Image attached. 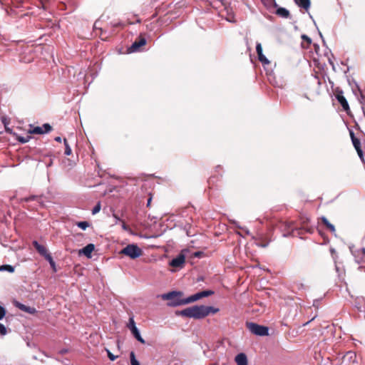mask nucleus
<instances>
[{"mask_svg": "<svg viewBox=\"0 0 365 365\" xmlns=\"http://www.w3.org/2000/svg\"><path fill=\"white\" fill-rule=\"evenodd\" d=\"M361 252L364 255H365V248L361 249Z\"/></svg>", "mask_w": 365, "mask_h": 365, "instance_id": "57", "label": "nucleus"}, {"mask_svg": "<svg viewBox=\"0 0 365 365\" xmlns=\"http://www.w3.org/2000/svg\"><path fill=\"white\" fill-rule=\"evenodd\" d=\"M201 299H202V297H201L200 292H196V293L185 298L186 304H189L195 302Z\"/></svg>", "mask_w": 365, "mask_h": 365, "instance_id": "19", "label": "nucleus"}, {"mask_svg": "<svg viewBox=\"0 0 365 365\" xmlns=\"http://www.w3.org/2000/svg\"><path fill=\"white\" fill-rule=\"evenodd\" d=\"M101 203L100 202H98L93 208L92 210V214L93 215H96L97 214L98 212H100L101 210Z\"/></svg>", "mask_w": 365, "mask_h": 365, "instance_id": "36", "label": "nucleus"}, {"mask_svg": "<svg viewBox=\"0 0 365 365\" xmlns=\"http://www.w3.org/2000/svg\"><path fill=\"white\" fill-rule=\"evenodd\" d=\"M96 25H97V21H96L95 24H94V28L95 29L98 28V26H96Z\"/></svg>", "mask_w": 365, "mask_h": 365, "instance_id": "60", "label": "nucleus"}, {"mask_svg": "<svg viewBox=\"0 0 365 365\" xmlns=\"http://www.w3.org/2000/svg\"><path fill=\"white\" fill-rule=\"evenodd\" d=\"M344 358L348 359L349 361H354L356 359V354L354 351L346 352Z\"/></svg>", "mask_w": 365, "mask_h": 365, "instance_id": "33", "label": "nucleus"}, {"mask_svg": "<svg viewBox=\"0 0 365 365\" xmlns=\"http://www.w3.org/2000/svg\"><path fill=\"white\" fill-rule=\"evenodd\" d=\"M157 1H158V0H153V4H154L155 2H156Z\"/></svg>", "mask_w": 365, "mask_h": 365, "instance_id": "64", "label": "nucleus"}, {"mask_svg": "<svg viewBox=\"0 0 365 365\" xmlns=\"http://www.w3.org/2000/svg\"><path fill=\"white\" fill-rule=\"evenodd\" d=\"M268 245H269L268 242H265V243H263V242H262V243H259L258 242L257 243V245L259 246V247H266L267 246H268Z\"/></svg>", "mask_w": 365, "mask_h": 365, "instance_id": "51", "label": "nucleus"}, {"mask_svg": "<svg viewBox=\"0 0 365 365\" xmlns=\"http://www.w3.org/2000/svg\"><path fill=\"white\" fill-rule=\"evenodd\" d=\"M150 200H151V199L150 198V199L148 200V205H149V204L150 203Z\"/></svg>", "mask_w": 365, "mask_h": 365, "instance_id": "62", "label": "nucleus"}, {"mask_svg": "<svg viewBox=\"0 0 365 365\" xmlns=\"http://www.w3.org/2000/svg\"><path fill=\"white\" fill-rule=\"evenodd\" d=\"M121 253L128 256L130 259H134L142 255V250L137 245L130 244L124 247L122 250Z\"/></svg>", "mask_w": 365, "mask_h": 365, "instance_id": "4", "label": "nucleus"}, {"mask_svg": "<svg viewBox=\"0 0 365 365\" xmlns=\"http://www.w3.org/2000/svg\"><path fill=\"white\" fill-rule=\"evenodd\" d=\"M351 142H352V144H353L355 150H357V149L361 148V141L358 138L351 140Z\"/></svg>", "mask_w": 365, "mask_h": 365, "instance_id": "34", "label": "nucleus"}, {"mask_svg": "<svg viewBox=\"0 0 365 365\" xmlns=\"http://www.w3.org/2000/svg\"><path fill=\"white\" fill-rule=\"evenodd\" d=\"M55 141L61 143V138L60 136H57L54 138Z\"/></svg>", "mask_w": 365, "mask_h": 365, "instance_id": "55", "label": "nucleus"}, {"mask_svg": "<svg viewBox=\"0 0 365 365\" xmlns=\"http://www.w3.org/2000/svg\"><path fill=\"white\" fill-rule=\"evenodd\" d=\"M147 43V40L145 37L140 36L128 48V53H135L142 51V47L144 46Z\"/></svg>", "mask_w": 365, "mask_h": 365, "instance_id": "7", "label": "nucleus"}, {"mask_svg": "<svg viewBox=\"0 0 365 365\" xmlns=\"http://www.w3.org/2000/svg\"><path fill=\"white\" fill-rule=\"evenodd\" d=\"M175 315L176 317L192 318L195 319H204L202 314V305H194L182 310H176L175 311Z\"/></svg>", "mask_w": 365, "mask_h": 365, "instance_id": "2", "label": "nucleus"}, {"mask_svg": "<svg viewBox=\"0 0 365 365\" xmlns=\"http://www.w3.org/2000/svg\"><path fill=\"white\" fill-rule=\"evenodd\" d=\"M194 257H197V258H201L202 256H203V252H201V251H197V252H195L194 254H193Z\"/></svg>", "mask_w": 365, "mask_h": 365, "instance_id": "47", "label": "nucleus"}, {"mask_svg": "<svg viewBox=\"0 0 365 365\" xmlns=\"http://www.w3.org/2000/svg\"><path fill=\"white\" fill-rule=\"evenodd\" d=\"M258 60L263 65H268V64L270 63V61L268 60V58L263 53L258 56Z\"/></svg>", "mask_w": 365, "mask_h": 365, "instance_id": "31", "label": "nucleus"}, {"mask_svg": "<svg viewBox=\"0 0 365 365\" xmlns=\"http://www.w3.org/2000/svg\"><path fill=\"white\" fill-rule=\"evenodd\" d=\"M354 84H355L356 89H357V91L360 93V99H359L360 103L361 104L365 103V96L362 93V91L361 90V88H360L359 86L357 84V83L354 82Z\"/></svg>", "mask_w": 365, "mask_h": 365, "instance_id": "30", "label": "nucleus"}, {"mask_svg": "<svg viewBox=\"0 0 365 365\" xmlns=\"http://www.w3.org/2000/svg\"><path fill=\"white\" fill-rule=\"evenodd\" d=\"M256 52H257V56L260 54H262L263 52H262V44L260 43H256Z\"/></svg>", "mask_w": 365, "mask_h": 365, "instance_id": "40", "label": "nucleus"}, {"mask_svg": "<svg viewBox=\"0 0 365 365\" xmlns=\"http://www.w3.org/2000/svg\"><path fill=\"white\" fill-rule=\"evenodd\" d=\"M230 222H231V223H232L235 227H237V228H239V229L242 230L245 232V234H246L247 235H250V230H249L248 229H247L246 227H241V226L239 225V222H237L236 220H230Z\"/></svg>", "mask_w": 365, "mask_h": 365, "instance_id": "25", "label": "nucleus"}, {"mask_svg": "<svg viewBox=\"0 0 365 365\" xmlns=\"http://www.w3.org/2000/svg\"><path fill=\"white\" fill-rule=\"evenodd\" d=\"M51 163H52V162L49 163V164L48 165V166H51Z\"/></svg>", "mask_w": 365, "mask_h": 365, "instance_id": "63", "label": "nucleus"}, {"mask_svg": "<svg viewBox=\"0 0 365 365\" xmlns=\"http://www.w3.org/2000/svg\"><path fill=\"white\" fill-rule=\"evenodd\" d=\"M280 229L284 232H284L282 234V236L285 237H288L292 234V232L294 230L293 224L291 222H283L280 227Z\"/></svg>", "mask_w": 365, "mask_h": 365, "instance_id": "13", "label": "nucleus"}, {"mask_svg": "<svg viewBox=\"0 0 365 365\" xmlns=\"http://www.w3.org/2000/svg\"><path fill=\"white\" fill-rule=\"evenodd\" d=\"M336 98L344 111L349 110V103L346 98L344 96L342 91H340L336 94Z\"/></svg>", "mask_w": 365, "mask_h": 365, "instance_id": "10", "label": "nucleus"}, {"mask_svg": "<svg viewBox=\"0 0 365 365\" xmlns=\"http://www.w3.org/2000/svg\"><path fill=\"white\" fill-rule=\"evenodd\" d=\"M302 39L306 42L308 45L312 43V38L306 34H302L301 36Z\"/></svg>", "mask_w": 365, "mask_h": 365, "instance_id": "39", "label": "nucleus"}, {"mask_svg": "<svg viewBox=\"0 0 365 365\" xmlns=\"http://www.w3.org/2000/svg\"><path fill=\"white\" fill-rule=\"evenodd\" d=\"M202 279H203V278L201 277L198 278V279H197V280H198V281H201V280H202Z\"/></svg>", "mask_w": 365, "mask_h": 365, "instance_id": "61", "label": "nucleus"}, {"mask_svg": "<svg viewBox=\"0 0 365 365\" xmlns=\"http://www.w3.org/2000/svg\"><path fill=\"white\" fill-rule=\"evenodd\" d=\"M113 217L115 219V223L118 224L119 222H122L123 220L120 219V217L115 213L113 214Z\"/></svg>", "mask_w": 365, "mask_h": 365, "instance_id": "45", "label": "nucleus"}, {"mask_svg": "<svg viewBox=\"0 0 365 365\" xmlns=\"http://www.w3.org/2000/svg\"><path fill=\"white\" fill-rule=\"evenodd\" d=\"M275 14L277 16L284 19H289L291 17L289 11L284 7H278Z\"/></svg>", "mask_w": 365, "mask_h": 365, "instance_id": "17", "label": "nucleus"}, {"mask_svg": "<svg viewBox=\"0 0 365 365\" xmlns=\"http://www.w3.org/2000/svg\"><path fill=\"white\" fill-rule=\"evenodd\" d=\"M184 293L182 291L173 290L168 293L161 294V299L167 300V305L170 307H177L186 305L185 298H182Z\"/></svg>", "mask_w": 365, "mask_h": 365, "instance_id": "1", "label": "nucleus"}, {"mask_svg": "<svg viewBox=\"0 0 365 365\" xmlns=\"http://www.w3.org/2000/svg\"><path fill=\"white\" fill-rule=\"evenodd\" d=\"M68 352V349H62L58 351V354H61V355L66 354Z\"/></svg>", "mask_w": 365, "mask_h": 365, "instance_id": "49", "label": "nucleus"}, {"mask_svg": "<svg viewBox=\"0 0 365 365\" xmlns=\"http://www.w3.org/2000/svg\"><path fill=\"white\" fill-rule=\"evenodd\" d=\"M1 121L4 124V128L7 127L10 123V120L7 116H1Z\"/></svg>", "mask_w": 365, "mask_h": 365, "instance_id": "38", "label": "nucleus"}, {"mask_svg": "<svg viewBox=\"0 0 365 365\" xmlns=\"http://www.w3.org/2000/svg\"><path fill=\"white\" fill-rule=\"evenodd\" d=\"M319 36H320V37H321V38L322 40L323 44L325 45V43H326L325 40H324V37H323V36H322V33L320 31H319Z\"/></svg>", "mask_w": 365, "mask_h": 365, "instance_id": "54", "label": "nucleus"}, {"mask_svg": "<svg viewBox=\"0 0 365 365\" xmlns=\"http://www.w3.org/2000/svg\"><path fill=\"white\" fill-rule=\"evenodd\" d=\"M6 333H7V330H6V327L3 324L0 323V334L1 335H6Z\"/></svg>", "mask_w": 365, "mask_h": 365, "instance_id": "43", "label": "nucleus"}, {"mask_svg": "<svg viewBox=\"0 0 365 365\" xmlns=\"http://www.w3.org/2000/svg\"><path fill=\"white\" fill-rule=\"evenodd\" d=\"M29 134H38V135L44 134V133L43 131V128H41V126H36V127H34V128L29 129Z\"/></svg>", "mask_w": 365, "mask_h": 365, "instance_id": "23", "label": "nucleus"}, {"mask_svg": "<svg viewBox=\"0 0 365 365\" xmlns=\"http://www.w3.org/2000/svg\"><path fill=\"white\" fill-rule=\"evenodd\" d=\"M130 360L131 365H140V362L135 357V354L134 351H131L130 353Z\"/></svg>", "mask_w": 365, "mask_h": 365, "instance_id": "26", "label": "nucleus"}, {"mask_svg": "<svg viewBox=\"0 0 365 365\" xmlns=\"http://www.w3.org/2000/svg\"><path fill=\"white\" fill-rule=\"evenodd\" d=\"M41 128H43V131L44 133H47L48 132H50L51 130H52V127L50 124L48 123H44Z\"/></svg>", "mask_w": 365, "mask_h": 365, "instance_id": "35", "label": "nucleus"}, {"mask_svg": "<svg viewBox=\"0 0 365 365\" xmlns=\"http://www.w3.org/2000/svg\"><path fill=\"white\" fill-rule=\"evenodd\" d=\"M95 249V245L93 244H88L85 246L82 250H81L80 253H83L85 256L90 258L91 257V253Z\"/></svg>", "mask_w": 365, "mask_h": 365, "instance_id": "16", "label": "nucleus"}, {"mask_svg": "<svg viewBox=\"0 0 365 365\" xmlns=\"http://www.w3.org/2000/svg\"><path fill=\"white\" fill-rule=\"evenodd\" d=\"M32 244H33L34 247H35V249L36 250V251L38 252V253L41 256H42L45 258L46 256L50 255V253L47 250L46 247L45 246L39 244L36 240L33 241Z\"/></svg>", "mask_w": 365, "mask_h": 365, "instance_id": "11", "label": "nucleus"}, {"mask_svg": "<svg viewBox=\"0 0 365 365\" xmlns=\"http://www.w3.org/2000/svg\"><path fill=\"white\" fill-rule=\"evenodd\" d=\"M127 327L130 331L132 335L137 341H138L141 344L145 343V341L141 336L139 329L136 327L133 316L130 317L128 323L127 324Z\"/></svg>", "mask_w": 365, "mask_h": 365, "instance_id": "5", "label": "nucleus"}, {"mask_svg": "<svg viewBox=\"0 0 365 365\" xmlns=\"http://www.w3.org/2000/svg\"><path fill=\"white\" fill-rule=\"evenodd\" d=\"M235 361L237 365H248L247 355L245 353H240L236 355Z\"/></svg>", "mask_w": 365, "mask_h": 365, "instance_id": "15", "label": "nucleus"}, {"mask_svg": "<svg viewBox=\"0 0 365 365\" xmlns=\"http://www.w3.org/2000/svg\"><path fill=\"white\" fill-rule=\"evenodd\" d=\"M329 63L330 65H331L333 69H334V64L333 61L330 58H329Z\"/></svg>", "mask_w": 365, "mask_h": 365, "instance_id": "56", "label": "nucleus"}, {"mask_svg": "<svg viewBox=\"0 0 365 365\" xmlns=\"http://www.w3.org/2000/svg\"><path fill=\"white\" fill-rule=\"evenodd\" d=\"M202 299L204 297H208L215 294V292L211 289H205L200 292Z\"/></svg>", "mask_w": 365, "mask_h": 365, "instance_id": "27", "label": "nucleus"}, {"mask_svg": "<svg viewBox=\"0 0 365 365\" xmlns=\"http://www.w3.org/2000/svg\"><path fill=\"white\" fill-rule=\"evenodd\" d=\"M76 225L81 230H86L90 226V223L87 221H80L76 223Z\"/></svg>", "mask_w": 365, "mask_h": 365, "instance_id": "28", "label": "nucleus"}, {"mask_svg": "<svg viewBox=\"0 0 365 365\" xmlns=\"http://www.w3.org/2000/svg\"><path fill=\"white\" fill-rule=\"evenodd\" d=\"M246 327L248 330L255 335L259 336L269 335V328L266 326L258 324L255 322H247Z\"/></svg>", "mask_w": 365, "mask_h": 365, "instance_id": "3", "label": "nucleus"}, {"mask_svg": "<svg viewBox=\"0 0 365 365\" xmlns=\"http://www.w3.org/2000/svg\"><path fill=\"white\" fill-rule=\"evenodd\" d=\"M185 262V256L182 253V252H181L175 257H174L169 262V265L176 269H181L183 267Z\"/></svg>", "mask_w": 365, "mask_h": 365, "instance_id": "9", "label": "nucleus"}, {"mask_svg": "<svg viewBox=\"0 0 365 365\" xmlns=\"http://www.w3.org/2000/svg\"><path fill=\"white\" fill-rule=\"evenodd\" d=\"M295 4L302 9L308 11L310 8L311 1L310 0H294Z\"/></svg>", "mask_w": 365, "mask_h": 365, "instance_id": "18", "label": "nucleus"}, {"mask_svg": "<svg viewBox=\"0 0 365 365\" xmlns=\"http://www.w3.org/2000/svg\"><path fill=\"white\" fill-rule=\"evenodd\" d=\"M354 307L359 311L364 312L365 310V299L364 298H357L355 302Z\"/></svg>", "mask_w": 365, "mask_h": 365, "instance_id": "21", "label": "nucleus"}, {"mask_svg": "<svg viewBox=\"0 0 365 365\" xmlns=\"http://www.w3.org/2000/svg\"><path fill=\"white\" fill-rule=\"evenodd\" d=\"M14 270V267L10 264H3L0 266V272L6 271L9 273H13Z\"/></svg>", "mask_w": 365, "mask_h": 365, "instance_id": "24", "label": "nucleus"}, {"mask_svg": "<svg viewBox=\"0 0 365 365\" xmlns=\"http://www.w3.org/2000/svg\"><path fill=\"white\" fill-rule=\"evenodd\" d=\"M349 134L351 140L356 138L353 130H349Z\"/></svg>", "mask_w": 365, "mask_h": 365, "instance_id": "52", "label": "nucleus"}, {"mask_svg": "<svg viewBox=\"0 0 365 365\" xmlns=\"http://www.w3.org/2000/svg\"><path fill=\"white\" fill-rule=\"evenodd\" d=\"M122 224H121V227H122V229L125 231H127L129 233H130L131 235H133V232H132V230L129 228V227L123 222L122 221L121 222Z\"/></svg>", "mask_w": 365, "mask_h": 365, "instance_id": "41", "label": "nucleus"}, {"mask_svg": "<svg viewBox=\"0 0 365 365\" xmlns=\"http://www.w3.org/2000/svg\"><path fill=\"white\" fill-rule=\"evenodd\" d=\"M106 351L108 357L109 358V359L110 361H113L118 358V356L113 354L109 349H106Z\"/></svg>", "mask_w": 365, "mask_h": 365, "instance_id": "37", "label": "nucleus"}, {"mask_svg": "<svg viewBox=\"0 0 365 365\" xmlns=\"http://www.w3.org/2000/svg\"><path fill=\"white\" fill-rule=\"evenodd\" d=\"M335 269H336V272L338 273L339 277H340L341 274L342 273L341 269H340V267L338 265L336 264Z\"/></svg>", "mask_w": 365, "mask_h": 365, "instance_id": "50", "label": "nucleus"}, {"mask_svg": "<svg viewBox=\"0 0 365 365\" xmlns=\"http://www.w3.org/2000/svg\"><path fill=\"white\" fill-rule=\"evenodd\" d=\"M43 195H31L29 197H23L20 200L21 202H29L31 201H35L36 204L34 206L31 207V209H38V207H43L45 206L44 202L42 200Z\"/></svg>", "mask_w": 365, "mask_h": 365, "instance_id": "8", "label": "nucleus"}, {"mask_svg": "<svg viewBox=\"0 0 365 365\" xmlns=\"http://www.w3.org/2000/svg\"><path fill=\"white\" fill-rule=\"evenodd\" d=\"M175 216L170 215L168 216L167 214L161 216V235H163V232L166 231L168 229H173L175 227L176 223L175 222Z\"/></svg>", "mask_w": 365, "mask_h": 365, "instance_id": "6", "label": "nucleus"}, {"mask_svg": "<svg viewBox=\"0 0 365 365\" xmlns=\"http://www.w3.org/2000/svg\"><path fill=\"white\" fill-rule=\"evenodd\" d=\"M45 259L48 262L53 272H57L56 264V262H54V260L53 259L51 255L50 254V255L46 256Z\"/></svg>", "mask_w": 365, "mask_h": 365, "instance_id": "22", "label": "nucleus"}, {"mask_svg": "<svg viewBox=\"0 0 365 365\" xmlns=\"http://www.w3.org/2000/svg\"><path fill=\"white\" fill-rule=\"evenodd\" d=\"M320 301H321L320 299H314L313 302V306L318 308Z\"/></svg>", "mask_w": 365, "mask_h": 365, "instance_id": "48", "label": "nucleus"}, {"mask_svg": "<svg viewBox=\"0 0 365 365\" xmlns=\"http://www.w3.org/2000/svg\"><path fill=\"white\" fill-rule=\"evenodd\" d=\"M321 220L331 233L335 234L336 230L334 225L330 223L326 217L322 216Z\"/></svg>", "mask_w": 365, "mask_h": 365, "instance_id": "20", "label": "nucleus"}, {"mask_svg": "<svg viewBox=\"0 0 365 365\" xmlns=\"http://www.w3.org/2000/svg\"><path fill=\"white\" fill-rule=\"evenodd\" d=\"M219 311H220L219 308H216L212 306L202 305L203 318H205L210 314H215V313L218 312Z\"/></svg>", "mask_w": 365, "mask_h": 365, "instance_id": "14", "label": "nucleus"}, {"mask_svg": "<svg viewBox=\"0 0 365 365\" xmlns=\"http://www.w3.org/2000/svg\"><path fill=\"white\" fill-rule=\"evenodd\" d=\"M63 143L65 145L64 154L66 155H70L72 153V150H71V148L70 145H68V141L66 138L63 139Z\"/></svg>", "mask_w": 365, "mask_h": 365, "instance_id": "29", "label": "nucleus"}, {"mask_svg": "<svg viewBox=\"0 0 365 365\" xmlns=\"http://www.w3.org/2000/svg\"><path fill=\"white\" fill-rule=\"evenodd\" d=\"M217 179V178L215 176H212L209 178L208 180V184L210 186L211 185L214 184V182H215V180Z\"/></svg>", "mask_w": 365, "mask_h": 365, "instance_id": "46", "label": "nucleus"}, {"mask_svg": "<svg viewBox=\"0 0 365 365\" xmlns=\"http://www.w3.org/2000/svg\"><path fill=\"white\" fill-rule=\"evenodd\" d=\"M158 11H156L154 14H153L152 17L154 18L157 16Z\"/></svg>", "mask_w": 365, "mask_h": 365, "instance_id": "58", "label": "nucleus"}, {"mask_svg": "<svg viewBox=\"0 0 365 365\" xmlns=\"http://www.w3.org/2000/svg\"><path fill=\"white\" fill-rule=\"evenodd\" d=\"M6 313V309L0 305V320L3 319Z\"/></svg>", "mask_w": 365, "mask_h": 365, "instance_id": "42", "label": "nucleus"}, {"mask_svg": "<svg viewBox=\"0 0 365 365\" xmlns=\"http://www.w3.org/2000/svg\"><path fill=\"white\" fill-rule=\"evenodd\" d=\"M5 131L7 133L11 134L12 133V129L9 128L8 126L5 128Z\"/></svg>", "mask_w": 365, "mask_h": 365, "instance_id": "53", "label": "nucleus"}, {"mask_svg": "<svg viewBox=\"0 0 365 365\" xmlns=\"http://www.w3.org/2000/svg\"><path fill=\"white\" fill-rule=\"evenodd\" d=\"M31 138V136L29 135L25 137L24 136H18L17 140L21 143H26L29 142Z\"/></svg>", "mask_w": 365, "mask_h": 365, "instance_id": "32", "label": "nucleus"}, {"mask_svg": "<svg viewBox=\"0 0 365 365\" xmlns=\"http://www.w3.org/2000/svg\"><path fill=\"white\" fill-rule=\"evenodd\" d=\"M14 305L16 307L19 308L20 310L24 311L26 313L34 314L37 312L36 309L34 307L26 306L24 304H21L19 302L16 301L14 302Z\"/></svg>", "mask_w": 365, "mask_h": 365, "instance_id": "12", "label": "nucleus"}, {"mask_svg": "<svg viewBox=\"0 0 365 365\" xmlns=\"http://www.w3.org/2000/svg\"><path fill=\"white\" fill-rule=\"evenodd\" d=\"M215 168H216V170L218 171L219 169H221V166L217 165Z\"/></svg>", "mask_w": 365, "mask_h": 365, "instance_id": "59", "label": "nucleus"}, {"mask_svg": "<svg viewBox=\"0 0 365 365\" xmlns=\"http://www.w3.org/2000/svg\"><path fill=\"white\" fill-rule=\"evenodd\" d=\"M356 150V152H357V153L359 155V157L363 161L364 160V152H363L361 148H359V149H357Z\"/></svg>", "mask_w": 365, "mask_h": 365, "instance_id": "44", "label": "nucleus"}]
</instances>
